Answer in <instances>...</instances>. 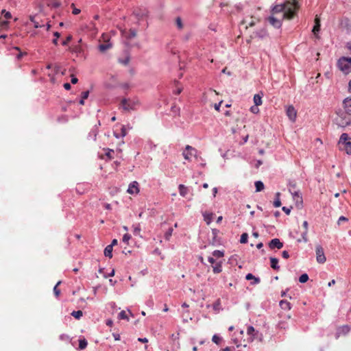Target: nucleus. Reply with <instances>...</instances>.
Here are the masks:
<instances>
[{"mask_svg":"<svg viewBox=\"0 0 351 351\" xmlns=\"http://www.w3.org/2000/svg\"><path fill=\"white\" fill-rule=\"evenodd\" d=\"M302 226L304 228V231H308V223L307 221H304L302 223Z\"/></svg>","mask_w":351,"mask_h":351,"instance_id":"nucleus-63","label":"nucleus"},{"mask_svg":"<svg viewBox=\"0 0 351 351\" xmlns=\"http://www.w3.org/2000/svg\"><path fill=\"white\" fill-rule=\"evenodd\" d=\"M72 52L75 53L77 57L86 58L85 47L82 44V40H80L79 43L72 47Z\"/></svg>","mask_w":351,"mask_h":351,"instance_id":"nucleus-7","label":"nucleus"},{"mask_svg":"<svg viewBox=\"0 0 351 351\" xmlns=\"http://www.w3.org/2000/svg\"><path fill=\"white\" fill-rule=\"evenodd\" d=\"M83 315V313L82 311L79 310V311H73L72 313H71V315L73 317H74L75 319H80V317L82 316Z\"/></svg>","mask_w":351,"mask_h":351,"instance_id":"nucleus-40","label":"nucleus"},{"mask_svg":"<svg viewBox=\"0 0 351 351\" xmlns=\"http://www.w3.org/2000/svg\"><path fill=\"white\" fill-rule=\"evenodd\" d=\"M69 339V337L65 334H62L60 335V339L61 340H67Z\"/></svg>","mask_w":351,"mask_h":351,"instance_id":"nucleus-61","label":"nucleus"},{"mask_svg":"<svg viewBox=\"0 0 351 351\" xmlns=\"http://www.w3.org/2000/svg\"><path fill=\"white\" fill-rule=\"evenodd\" d=\"M258 21V19L253 16H247L243 19V20L242 21V24L246 25L245 27L247 28L248 27L254 26Z\"/></svg>","mask_w":351,"mask_h":351,"instance_id":"nucleus-10","label":"nucleus"},{"mask_svg":"<svg viewBox=\"0 0 351 351\" xmlns=\"http://www.w3.org/2000/svg\"><path fill=\"white\" fill-rule=\"evenodd\" d=\"M88 342L85 338H81L79 339V349L84 350L87 347Z\"/></svg>","mask_w":351,"mask_h":351,"instance_id":"nucleus-33","label":"nucleus"},{"mask_svg":"<svg viewBox=\"0 0 351 351\" xmlns=\"http://www.w3.org/2000/svg\"><path fill=\"white\" fill-rule=\"evenodd\" d=\"M127 191L128 193L132 195L138 193V183L136 181L131 182L128 186Z\"/></svg>","mask_w":351,"mask_h":351,"instance_id":"nucleus-17","label":"nucleus"},{"mask_svg":"<svg viewBox=\"0 0 351 351\" xmlns=\"http://www.w3.org/2000/svg\"><path fill=\"white\" fill-rule=\"evenodd\" d=\"M121 35L123 37L125 38L126 39H131L136 36V32L134 29H121Z\"/></svg>","mask_w":351,"mask_h":351,"instance_id":"nucleus-14","label":"nucleus"},{"mask_svg":"<svg viewBox=\"0 0 351 351\" xmlns=\"http://www.w3.org/2000/svg\"><path fill=\"white\" fill-rule=\"evenodd\" d=\"M271 267L275 270H279L278 259L274 257L270 258Z\"/></svg>","mask_w":351,"mask_h":351,"instance_id":"nucleus-26","label":"nucleus"},{"mask_svg":"<svg viewBox=\"0 0 351 351\" xmlns=\"http://www.w3.org/2000/svg\"><path fill=\"white\" fill-rule=\"evenodd\" d=\"M280 306L283 310H290L291 308V304L287 300H281L280 302Z\"/></svg>","mask_w":351,"mask_h":351,"instance_id":"nucleus-27","label":"nucleus"},{"mask_svg":"<svg viewBox=\"0 0 351 351\" xmlns=\"http://www.w3.org/2000/svg\"><path fill=\"white\" fill-rule=\"evenodd\" d=\"M223 255H224L223 252L220 251V250H216L213 251V257H215L217 258H221L223 256Z\"/></svg>","mask_w":351,"mask_h":351,"instance_id":"nucleus-43","label":"nucleus"},{"mask_svg":"<svg viewBox=\"0 0 351 351\" xmlns=\"http://www.w3.org/2000/svg\"><path fill=\"white\" fill-rule=\"evenodd\" d=\"M282 256L284 258H289V254L287 251L286 250H284L282 252Z\"/></svg>","mask_w":351,"mask_h":351,"instance_id":"nucleus-59","label":"nucleus"},{"mask_svg":"<svg viewBox=\"0 0 351 351\" xmlns=\"http://www.w3.org/2000/svg\"><path fill=\"white\" fill-rule=\"evenodd\" d=\"M139 101L136 97L123 98L121 101V106L125 111L135 110L139 107Z\"/></svg>","mask_w":351,"mask_h":351,"instance_id":"nucleus-4","label":"nucleus"},{"mask_svg":"<svg viewBox=\"0 0 351 351\" xmlns=\"http://www.w3.org/2000/svg\"><path fill=\"white\" fill-rule=\"evenodd\" d=\"M29 27L34 28H45L48 31L51 27L48 18L43 12H38L34 15L29 16V21L27 23Z\"/></svg>","mask_w":351,"mask_h":351,"instance_id":"nucleus-3","label":"nucleus"},{"mask_svg":"<svg viewBox=\"0 0 351 351\" xmlns=\"http://www.w3.org/2000/svg\"><path fill=\"white\" fill-rule=\"evenodd\" d=\"M348 219L344 216H341L338 219V223L339 224L341 221H347Z\"/></svg>","mask_w":351,"mask_h":351,"instance_id":"nucleus-60","label":"nucleus"},{"mask_svg":"<svg viewBox=\"0 0 351 351\" xmlns=\"http://www.w3.org/2000/svg\"><path fill=\"white\" fill-rule=\"evenodd\" d=\"M131 239V236L130 234H125L123 236V242L127 243L129 240Z\"/></svg>","mask_w":351,"mask_h":351,"instance_id":"nucleus-52","label":"nucleus"},{"mask_svg":"<svg viewBox=\"0 0 351 351\" xmlns=\"http://www.w3.org/2000/svg\"><path fill=\"white\" fill-rule=\"evenodd\" d=\"M248 240V234L247 233H243L241 236L240 242L241 243H246Z\"/></svg>","mask_w":351,"mask_h":351,"instance_id":"nucleus-45","label":"nucleus"},{"mask_svg":"<svg viewBox=\"0 0 351 351\" xmlns=\"http://www.w3.org/2000/svg\"><path fill=\"white\" fill-rule=\"evenodd\" d=\"M315 252L317 261L319 263H324L326 261V258L324 255V249L320 245L316 246Z\"/></svg>","mask_w":351,"mask_h":351,"instance_id":"nucleus-8","label":"nucleus"},{"mask_svg":"<svg viewBox=\"0 0 351 351\" xmlns=\"http://www.w3.org/2000/svg\"><path fill=\"white\" fill-rule=\"evenodd\" d=\"M338 68L344 73L351 71V58L341 57L337 62Z\"/></svg>","mask_w":351,"mask_h":351,"instance_id":"nucleus-5","label":"nucleus"},{"mask_svg":"<svg viewBox=\"0 0 351 351\" xmlns=\"http://www.w3.org/2000/svg\"><path fill=\"white\" fill-rule=\"evenodd\" d=\"M289 190L290 193L292 194L293 197H300L302 199V197L300 195V192L299 191H293L291 190V189H289Z\"/></svg>","mask_w":351,"mask_h":351,"instance_id":"nucleus-53","label":"nucleus"},{"mask_svg":"<svg viewBox=\"0 0 351 351\" xmlns=\"http://www.w3.org/2000/svg\"><path fill=\"white\" fill-rule=\"evenodd\" d=\"M15 50L18 51V53L16 54V57L18 60H21L23 56L27 54L25 52H21L18 47H15Z\"/></svg>","mask_w":351,"mask_h":351,"instance_id":"nucleus-48","label":"nucleus"},{"mask_svg":"<svg viewBox=\"0 0 351 351\" xmlns=\"http://www.w3.org/2000/svg\"><path fill=\"white\" fill-rule=\"evenodd\" d=\"M223 103V101H219V103L217 104H215L214 105V108L215 109L217 110V111H220V107H221V104Z\"/></svg>","mask_w":351,"mask_h":351,"instance_id":"nucleus-56","label":"nucleus"},{"mask_svg":"<svg viewBox=\"0 0 351 351\" xmlns=\"http://www.w3.org/2000/svg\"><path fill=\"white\" fill-rule=\"evenodd\" d=\"M45 5L50 8H56L60 4L57 0H43V5Z\"/></svg>","mask_w":351,"mask_h":351,"instance_id":"nucleus-20","label":"nucleus"},{"mask_svg":"<svg viewBox=\"0 0 351 351\" xmlns=\"http://www.w3.org/2000/svg\"><path fill=\"white\" fill-rule=\"evenodd\" d=\"M307 234H308V231H304L302 233V239H303V241L304 242H307L308 241Z\"/></svg>","mask_w":351,"mask_h":351,"instance_id":"nucleus-55","label":"nucleus"},{"mask_svg":"<svg viewBox=\"0 0 351 351\" xmlns=\"http://www.w3.org/2000/svg\"><path fill=\"white\" fill-rule=\"evenodd\" d=\"M269 247L271 250L274 249H281L283 247V243L280 241L279 239H273L268 243Z\"/></svg>","mask_w":351,"mask_h":351,"instance_id":"nucleus-11","label":"nucleus"},{"mask_svg":"<svg viewBox=\"0 0 351 351\" xmlns=\"http://www.w3.org/2000/svg\"><path fill=\"white\" fill-rule=\"evenodd\" d=\"M173 228H169L167 231L165 233V239L167 241H169L171 238V237L172 236V233H173Z\"/></svg>","mask_w":351,"mask_h":351,"instance_id":"nucleus-42","label":"nucleus"},{"mask_svg":"<svg viewBox=\"0 0 351 351\" xmlns=\"http://www.w3.org/2000/svg\"><path fill=\"white\" fill-rule=\"evenodd\" d=\"M61 283L60 281L58 282V283L53 287V293L56 298L59 297L60 295V290L58 288V285Z\"/></svg>","mask_w":351,"mask_h":351,"instance_id":"nucleus-44","label":"nucleus"},{"mask_svg":"<svg viewBox=\"0 0 351 351\" xmlns=\"http://www.w3.org/2000/svg\"><path fill=\"white\" fill-rule=\"evenodd\" d=\"M118 317L119 319H127V320H129V318L125 313V311H121L119 315H118Z\"/></svg>","mask_w":351,"mask_h":351,"instance_id":"nucleus-46","label":"nucleus"},{"mask_svg":"<svg viewBox=\"0 0 351 351\" xmlns=\"http://www.w3.org/2000/svg\"><path fill=\"white\" fill-rule=\"evenodd\" d=\"M286 113L289 119L291 121H295L297 116V112L293 106H289L287 108Z\"/></svg>","mask_w":351,"mask_h":351,"instance_id":"nucleus-15","label":"nucleus"},{"mask_svg":"<svg viewBox=\"0 0 351 351\" xmlns=\"http://www.w3.org/2000/svg\"><path fill=\"white\" fill-rule=\"evenodd\" d=\"M339 145H343L348 154H351V138L346 133H343L339 141Z\"/></svg>","mask_w":351,"mask_h":351,"instance_id":"nucleus-6","label":"nucleus"},{"mask_svg":"<svg viewBox=\"0 0 351 351\" xmlns=\"http://www.w3.org/2000/svg\"><path fill=\"white\" fill-rule=\"evenodd\" d=\"M263 96V93L262 92L256 94L254 96V102L256 106L262 104V97Z\"/></svg>","mask_w":351,"mask_h":351,"instance_id":"nucleus-24","label":"nucleus"},{"mask_svg":"<svg viewBox=\"0 0 351 351\" xmlns=\"http://www.w3.org/2000/svg\"><path fill=\"white\" fill-rule=\"evenodd\" d=\"M247 334L252 337V340H254V339H258L261 336H262L261 334H259V332L258 330H256L255 328L252 326H249L247 328Z\"/></svg>","mask_w":351,"mask_h":351,"instance_id":"nucleus-16","label":"nucleus"},{"mask_svg":"<svg viewBox=\"0 0 351 351\" xmlns=\"http://www.w3.org/2000/svg\"><path fill=\"white\" fill-rule=\"evenodd\" d=\"M282 210L287 214V215H289L291 212V210L290 208L286 207V206H284L282 207Z\"/></svg>","mask_w":351,"mask_h":351,"instance_id":"nucleus-64","label":"nucleus"},{"mask_svg":"<svg viewBox=\"0 0 351 351\" xmlns=\"http://www.w3.org/2000/svg\"><path fill=\"white\" fill-rule=\"evenodd\" d=\"M336 123L339 127L345 128L350 124L351 120L350 118L346 117H339L336 119Z\"/></svg>","mask_w":351,"mask_h":351,"instance_id":"nucleus-12","label":"nucleus"},{"mask_svg":"<svg viewBox=\"0 0 351 351\" xmlns=\"http://www.w3.org/2000/svg\"><path fill=\"white\" fill-rule=\"evenodd\" d=\"M114 276V269H112V271L108 274H104V278H108V277H112V276Z\"/></svg>","mask_w":351,"mask_h":351,"instance_id":"nucleus-58","label":"nucleus"},{"mask_svg":"<svg viewBox=\"0 0 351 351\" xmlns=\"http://www.w3.org/2000/svg\"><path fill=\"white\" fill-rule=\"evenodd\" d=\"M343 103L346 112L351 115V97L345 99Z\"/></svg>","mask_w":351,"mask_h":351,"instance_id":"nucleus-19","label":"nucleus"},{"mask_svg":"<svg viewBox=\"0 0 351 351\" xmlns=\"http://www.w3.org/2000/svg\"><path fill=\"white\" fill-rule=\"evenodd\" d=\"M350 331V327L347 325L343 326L341 328V332L346 334Z\"/></svg>","mask_w":351,"mask_h":351,"instance_id":"nucleus-51","label":"nucleus"},{"mask_svg":"<svg viewBox=\"0 0 351 351\" xmlns=\"http://www.w3.org/2000/svg\"><path fill=\"white\" fill-rule=\"evenodd\" d=\"M132 229H133L132 232H133L134 235L141 236L140 233H141V226L139 223L134 224L132 226Z\"/></svg>","mask_w":351,"mask_h":351,"instance_id":"nucleus-31","label":"nucleus"},{"mask_svg":"<svg viewBox=\"0 0 351 351\" xmlns=\"http://www.w3.org/2000/svg\"><path fill=\"white\" fill-rule=\"evenodd\" d=\"M280 193L279 192L276 193V198L274 201V206L276 208L280 207L281 206V201L280 199Z\"/></svg>","mask_w":351,"mask_h":351,"instance_id":"nucleus-36","label":"nucleus"},{"mask_svg":"<svg viewBox=\"0 0 351 351\" xmlns=\"http://www.w3.org/2000/svg\"><path fill=\"white\" fill-rule=\"evenodd\" d=\"M212 341L216 344H219L221 341V338L217 335H214L213 336Z\"/></svg>","mask_w":351,"mask_h":351,"instance_id":"nucleus-49","label":"nucleus"},{"mask_svg":"<svg viewBox=\"0 0 351 351\" xmlns=\"http://www.w3.org/2000/svg\"><path fill=\"white\" fill-rule=\"evenodd\" d=\"M203 217H204L205 221L208 224H209L211 222L212 219H213V213L205 212L203 213Z\"/></svg>","mask_w":351,"mask_h":351,"instance_id":"nucleus-35","label":"nucleus"},{"mask_svg":"<svg viewBox=\"0 0 351 351\" xmlns=\"http://www.w3.org/2000/svg\"><path fill=\"white\" fill-rule=\"evenodd\" d=\"M10 22L0 18V30H6L9 27Z\"/></svg>","mask_w":351,"mask_h":351,"instance_id":"nucleus-28","label":"nucleus"},{"mask_svg":"<svg viewBox=\"0 0 351 351\" xmlns=\"http://www.w3.org/2000/svg\"><path fill=\"white\" fill-rule=\"evenodd\" d=\"M1 14L3 16V19L8 21L12 19V16L10 12L6 11L5 10H3L1 11Z\"/></svg>","mask_w":351,"mask_h":351,"instance_id":"nucleus-37","label":"nucleus"},{"mask_svg":"<svg viewBox=\"0 0 351 351\" xmlns=\"http://www.w3.org/2000/svg\"><path fill=\"white\" fill-rule=\"evenodd\" d=\"M320 20L319 19V17L317 16H316L315 19V25H314V27L313 28V33L314 34L315 36H317V34L319 32L320 30Z\"/></svg>","mask_w":351,"mask_h":351,"instance_id":"nucleus-21","label":"nucleus"},{"mask_svg":"<svg viewBox=\"0 0 351 351\" xmlns=\"http://www.w3.org/2000/svg\"><path fill=\"white\" fill-rule=\"evenodd\" d=\"M111 43H103L99 45V49L101 52H104L106 50L110 49L112 47Z\"/></svg>","mask_w":351,"mask_h":351,"instance_id":"nucleus-25","label":"nucleus"},{"mask_svg":"<svg viewBox=\"0 0 351 351\" xmlns=\"http://www.w3.org/2000/svg\"><path fill=\"white\" fill-rule=\"evenodd\" d=\"M245 279L247 280H253L251 282L252 285H257L261 282V280L258 277H255L252 274L249 273L245 276Z\"/></svg>","mask_w":351,"mask_h":351,"instance_id":"nucleus-23","label":"nucleus"},{"mask_svg":"<svg viewBox=\"0 0 351 351\" xmlns=\"http://www.w3.org/2000/svg\"><path fill=\"white\" fill-rule=\"evenodd\" d=\"M308 278L307 274H303L299 277V282L301 283H305L308 280Z\"/></svg>","mask_w":351,"mask_h":351,"instance_id":"nucleus-41","label":"nucleus"},{"mask_svg":"<svg viewBox=\"0 0 351 351\" xmlns=\"http://www.w3.org/2000/svg\"><path fill=\"white\" fill-rule=\"evenodd\" d=\"M213 271L215 274H219L222 271L221 262H217L213 266Z\"/></svg>","mask_w":351,"mask_h":351,"instance_id":"nucleus-30","label":"nucleus"},{"mask_svg":"<svg viewBox=\"0 0 351 351\" xmlns=\"http://www.w3.org/2000/svg\"><path fill=\"white\" fill-rule=\"evenodd\" d=\"M104 255L107 257H112V245H107L104 250Z\"/></svg>","mask_w":351,"mask_h":351,"instance_id":"nucleus-32","label":"nucleus"},{"mask_svg":"<svg viewBox=\"0 0 351 351\" xmlns=\"http://www.w3.org/2000/svg\"><path fill=\"white\" fill-rule=\"evenodd\" d=\"M254 185L256 192H261L264 189V184L261 181H256Z\"/></svg>","mask_w":351,"mask_h":351,"instance_id":"nucleus-34","label":"nucleus"},{"mask_svg":"<svg viewBox=\"0 0 351 351\" xmlns=\"http://www.w3.org/2000/svg\"><path fill=\"white\" fill-rule=\"evenodd\" d=\"M88 96L89 91H84L82 93L80 97L76 99V101H77L80 105H84L85 99H86L88 97Z\"/></svg>","mask_w":351,"mask_h":351,"instance_id":"nucleus-22","label":"nucleus"},{"mask_svg":"<svg viewBox=\"0 0 351 351\" xmlns=\"http://www.w3.org/2000/svg\"><path fill=\"white\" fill-rule=\"evenodd\" d=\"M176 23L177 27L179 29H182L183 28V23H182V19H181L180 17H177L176 18Z\"/></svg>","mask_w":351,"mask_h":351,"instance_id":"nucleus-47","label":"nucleus"},{"mask_svg":"<svg viewBox=\"0 0 351 351\" xmlns=\"http://www.w3.org/2000/svg\"><path fill=\"white\" fill-rule=\"evenodd\" d=\"M71 7H73L72 13H73L74 15H77V14H80V12H81V11H80V9H77V8H75V6H74V4H73V3L71 5Z\"/></svg>","mask_w":351,"mask_h":351,"instance_id":"nucleus-54","label":"nucleus"},{"mask_svg":"<svg viewBox=\"0 0 351 351\" xmlns=\"http://www.w3.org/2000/svg\"><path fill=\"white\" fill-rule=\"evenodd\" d=\"M299 8L297 0H289L283 4L274 6L272 9V14H281L282 18L291 19L295 16Z\"/></svg>","mask_w":351,"mask_h":351,"instance_id":"nucleus-2","label":"nucleus"},{"mask_svg":"<svg viewBox=\"0 0 351 351\" xmlns=\"http://www.w3.org/2000/svg\"><path fill=\"white\" fill-rule=\"evenodd\" d=\"M113 134L114 137L117 138L125 137L128 134L126 126L125 125H122L121 126L120 132H118L117 130H114Z\"/></svg>","mask_w":351,"mask_h":351,"instance_id":"nucleus-18","label":"nucleus"},{"mask_svg":"<svg viewBox=\"0 0 351 351\" xmlns=\"http://www.w3.org/2000/svg\"><path fill=\"white\" fill-rule=\"evenodd\" d=\"M32 75H47L49 81L55 84L64 75L62 67L56 64H49L45 67H37L31 71Z\"/></svg>","mask_w":351,"mask_h":351,"instance_id":"nucleus-1","label":"nucleus"},{"mask_svg":"<svg viewBox=\"0 0 351 351\" xmlns=\"http://www.w3.org/2000/svg\"><path fill=\"white\" fill-rule=\"evenodd\" d=\"M196 152V149L191 145H186L182 155L185 160H191V156Z\"/></svg>","mask_w":351,"mask_h":351,"instance_id":"nucleus-9","label":"nucleus"},{"mask_svg":"<svg viewBox=\"0 0 351 351\" xmlns=\"http://www.w3.org/2000/svg\"><path fill=\"white\" fill-rule=\"evenodd\" d=\"M250 110L252 112L254 113V114H256L258 112L259 110L258 108V107L255 105V106H252L250 108Z\"/></svg>","mask_w":351,"mask_h":351,"instance_id":"nucleus-57","label":"nucleus"},{"mask_svg":"<svg viewBox=\"0 0 351 351\" xmlns=\"http://www.w3.org/2000/svg\"><path fill=\"white\" fill-rule=\"evenodd\" d=\"M110 35L108 34L104 33L101 35L100 41H101L103 43H110Z\"/></svg>","mask_w":351,"mask_h":351,"instance_id":"nucleus-39","label":"nucleus"},{"mask_svg":"<svg viewBox=\"0 0 351 351\" xmlns=\"http://www.w3.org/2000/svg\"><path fill=\"white\" fill-rule=\"evenodd\" d=\"M208 261L211 263V264H215L216 262H215V259L214 257H211V256H209L208 258Z\"/></svg>","mask_w":351,"mask_h":351,"instance_id":"nucleus-62","label":"nucleus"},{"mask_svg":"<svg viewBox=\"0 0 351 351\" xmlns=\"http://www.w3.org/2000/svg\"><path fill=\"white\" fill-rule=\"evenodd\" d=\"M72 39V36L71 35H69L62 42V45L63 46H66L71 40Z\"/></svg>","mask_w":351,"mask_h":351,"instance_id":"nucleus-50","label":"nucleus"},{"mask_svg":"<svg viewBox=\"0 0 351 351\" xmlns=\"http://www.w3.org/2000/svg\"><path fill=\"white\" fill-rule=\"evenodd\" d=\"M275 14H273L271 16L268 18V21L270 24L276 27H280L281 26V21L284 18H282V15L280 17L274 16Z\"/></svg>","mask_w":351,"mask_h":351,"instance_id":"nucleus-13","label":"nucleus"},{"mask_svg":"<svg viewBox=\"0 0 351 351\" xmlns=\"http://www.w3.org/2000/svg\"><path fill=\"white\" fill-rule=\"evenodd\" d=\"M87 27L90 31L92 35L96 34L97 33L95 23L91 21Z\"/></svg>","mask_w":351,"mask_h":351,"instance_id":"nucleus-38","label":"nucleus"},{"mask_svg":"<svg viewBox=\"0 0 351 351\" xmlns=\"http://www.w3.org/2000/svg\"><path fill=\"white\" fill-rule=\"evenodd\" d=\"M179 193L181 196L185 197L188 193V188L185 186L184 184H180L178 186Z\"/></svg>","mask_w":351,"mask_h":351,"instance_id":"nucleus-29","label":"nucleus"}]
</instances>
